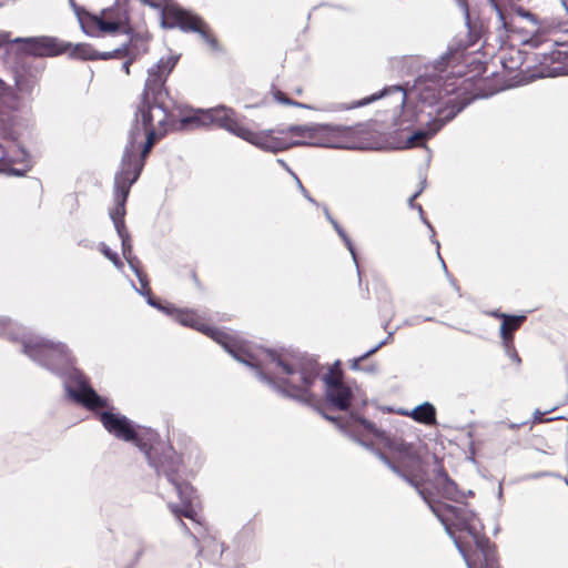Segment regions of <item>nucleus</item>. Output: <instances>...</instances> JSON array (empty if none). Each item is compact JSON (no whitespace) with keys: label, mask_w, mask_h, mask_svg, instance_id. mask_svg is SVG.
I'll use <instances>...</instances> for the list:
<instances>
[{"label":"nucleus","mask_w":568,"mask_h":568,"mask_svg":"<svg viewBox=\"0 0 568 568\" xmlns=\"http://www.w3.org/2000/svg\"><path fill=\"white\" fill-rule=\"evenodd\" d=\"M112 57H113V53H111V52H102V53H98L93 58H100V59H103V60H108V59H110Z\"/></svg>","instance_id":"obj_41"},{"label":"nucleus","mask_w":568,"mask_h":568,"mask_svg":"<svg viewBox=\"0 0 568 568\" xmlns=\"http://www.w3.org/2000/svg\"><path fill=\"white\" fill-rule=\"evenodd\" d=\"M16 104L17 97L13 90L0 79V114L3 112L2 109H13Z\"/></svg>","instance_id":"obj_25"},{"label":"nucleus","mask_w":568,"mask_h":568,"mask_svg":"<svg viewBox=\"0 0 568 568\" xmlns=\"http://www.w3.org/2000/svg\"><path fill=\"white\" fill-rule=\"evenodd\" d=\"M293 178L294 180L296 181V184H297V187L298 190L302 192L303 196L311 203L317 205V202L311 196V194L308 193V191L304 187V185L302 184L301 180L298 179V176L293 173Z\"/></svg>","instance_id":"obj_35"},{"label":"nucleus","mask_w":568,"mask_h":568,"mask_svg":"<svg viewBox=\"0 0 568 568\" xmlns=\"http://www.w3.org/2000/svg\"><path fill=\"white\" fill-rule=\"evenodd\" d=\"M515 13H516L518 17H520V18H523V19H525V20H528V21H529V22H531V24H534V26H538V24H539V19H538V17H537L535 13H532L531 11H529V10H527V9L523 8V7H517V8L515 9Z\"/></svg>","instance_id":"obj_30"},{"label":"nucleus","mask_w":568,"mask_h":568,"mask_svg":"<svg viewBox=\"0 0 568 568\" xmlns=\"http://www.w3.org/2000/svg\"><path fill=\"white\" fill-rule=\"evenodd\" d=\"M3 325H6V321L4 320H1L0 321V334L4 333V328L2 327Z\"/></svg>","instance_id":"obj_51"},{"label":"nucleus","mask_w":568,"mask_h":568,"mask_svg":"<svg viewBox=\"0 0 568 568\" xmlns=\"http://www.w3.org/2000/svg\"><path fill=\"white\" fill-rule=\"evenodd\" d=\"M491 315L495 316V317H498V318H503V321L508 318V316H509L508 314L500 313L498 311L493 312Z\"/></svg>","instance_id":"obj_43"},{"label":"nucleus","mask_w":568,"mask_h":568,"mask_svg":"<svg viewBox=\"0 0 568 568\" xmlns=\"http://www.w3.org/2000/svg\"><path fill=\"white\" fill-rule=\"evenodd\" d=\"M144 298H145V302L150 306H152V307L159 310L160 312L166 314L168 316L172 317V315L175 311V306L168 301L161 300V298L152 295L150 286H149V282L145 276H144Z\"/></svg>","instance_id":"obj_24"},{"label":"nucleus","mask_w":568,"mask_h":568,"mask_svg":"<svg viewBox=\"0 0 568 568\" xmlns=\"http://www.w3.org/2000/svg\"><path fill=\"white\" fill-rule=\"evenodd\" d=\"M490 6L493 7V9L496 11V14L498 17V21L500 23V26L498 27L508 31V22H507V19H506V16L503 11V9L500 8V6L498 4V2L496 0H488Z\"/></svg>","instance_id":"obj_29"},{"label":"nucleus","mask_w":568,"mask_h":568,"mask_svg":"<svg viewBox=\"0 0 568 568\" xmlns=\"http://www.w3.org/2000/svg\"><path fill=\"white\" fill-rule=\"evenodd\" d=\"M273 130L266 132L256 133L251 131L248 128H244L241 131L240 139L260 148L261 150L277 153L288 148L281 139L271 135Z\"/></svg>","instance_id":"obj_17"},{"label":"nucleus","mask_w":568,"mask_h":568,"mask_svg":"<svg viewBox=\"0 0 568 568\" xmlns=\"http://www.w3.org/2000/svg\"><path fill=\"white\" fill-rule=\"evenodd\" d=\"M359 445L369 450L373 455H375L388 469H390L395 475L403 478L408 485L417 489L419 484L415 480V478L410 475H407L402 470V468L393 462L384 452L379 448L375 447V445L371 442L358 440Z\"/></svg>","instance_id":"obj_19"},{"label":"nucleus","mask_w":568,"mask_h":568,"mask_svg":"<svg viewBox=\"0 0 568 568\" xmlns=\"http://www.w3.org/2000/svg\"><path fill=\"white\" fill-rule=\"evenodd\" d=\"M130 64H131V62H130V61H125V62L122 64V69L124 70V72H125L126 74H129V72H130Z\"/></svg>","instance_id":"obj_44"},{"label":"nucleus","mask_w":568,"mask_h":568,"mask_svg":"<svg viewBox=\"0 0 568 568\" xmlns=\"http://www.w3.org/2000/svg\"><path fill=\"white\" fill-rule=\"evenodd\" d=\"M14 42H22L23 50L32 55L53 57L67 51L68 44L52 37H36L16 39Z\"/></svg>","instance_id":"obj_15"},{"label":"nucleus","mask_w":568,"mask_h":568,"mask_svg":"<svg viewBox=\"0 0 568 568\" xmlns=\"http://www.w3.org/2000/svg\"><path fill=\"white\" fill-rule=\"evenodd\" d=\"M31 168L28 152L16 140L0 143V173L23 176Z\"/></svg>","instance_id":"obj_13"},{"label":"nucleus","mask_w":568,"mask_h":568,"mask_svg":"<svg viewBox=\"0 0 568 568\" xmlns=\"http://www.w3.org/2000/svg\"><path fill=\"white\" fill-rule=\"evenodd\" d=\"M144 458L148 460L158 476L159 495L169 496L176 494L181 504H169L172 514L179 519L183 530L189 531L182 517L195 521L196 511L194 499L196 490L180 475L181 460L169 442L161 438L159 433L152 428L144 427Z\"/></svg>","instance_id":"obj_3"},{"label":"nucleus","mask_w":568,"mask_h":568,"mask_svg":"<svg viewBox=\"0 0 568 568\" xmlns=\"http://www.w3.org/2000/svg\"><path fill=\"white\" fill-rule=\"evenodd\" d=\"M465 47L457 44L447 48L438 59L434 61V69L438 72L445 71L449 65L459 63L464 57Z\"/></svg>","instance_id":"obj_20"},{"label":"nucleus","mask_w":568,"mask_h":568,"mask_svg":"<svg viewBox=\"0 0 568 568\" xmlns=\"http://www.w3.org/2000/svg\"><path fill=\"white\" fill-rule=\"evenodd\" d=\"M142 158V141L138 128L131 131L130 141L125 146L121 171L115 175L114 207L110 209V217L122 242L123 255L136 277L142 282V273L131 257L129 237L125 233L122 217L124 216V203L131 185L139 178V160Z\"/></svg>","instance_id":"obj_5"},{"label":"nucleus","mask_w":568,"mask_h":568,"mask_svg":"<svg viewBox=\"0 0 568 568\" xmlns=\"http://www.w3.org/2000/svg\"><path fill=\"white\" fill-rule=\"evenodd\" d=\"M437 467L434 469L435 483L440 489L443 496L453 501L459 503L465 498V495L459 490L458 485L453 480L444 467L436 460Z\"/></svg>","instance_id":"obj_18"},{"label":"nucleus","mask_w":568,"mask_h":568,"mask_svg":"<svg viewBox=\"0 0 568 568\" xmlns=\"http://www.w3.org/2000/svg\"><path fill=\"white\" fill-rule=\"evenodd\" d=\"M287 105H293V106L302 108V109H311V106L308 104H305V103H302L298 101H294V100L287 101Z\"/></svg>","instance_id":"obj_39"},{"label":"nucleus","mask_w":568,"mask_h":568,"mask_svg":"<svg viewBox=\"0 0 568 568\" xmlns=\"http://www.w3.org/2000/svg\"><path fill=\"white\" fill-rule=\"evenodd\" d=\"M433 243L436 245V248H437V256H438V258H439V261H440V263H442L443 270L445 271V273H446L447 277L449 278L450 284L453 285V287H454L456 291H459V286L457 285L456 280H454L453 277H450V275H449V273H448V271H447V266H446V264H445L444 260H443V258H442V256H440V253H439V242H438L437 240H433Z\"/></svg>","instance_id":"obj_32"},{"label":"nucleus","mask_w":568,"mask_h":568,"mask_svg":"<svg viewBox=\"0 0 568 568\" xmlns=\"http://www.w3.org/2000/svg\"><path fill=\"white\" fill-rule=\"evenodd\" d=\"M363 371L367 374H375L377 373V365L376 364H371L366 367H363Z\"/></svg>","instance_id":"obj_40"},{"label":"nucleus","mask_w":568,"mask_h":568,"mask_svg":"<svg viewBox=\"0 0 568 568\" xmlns=\"http://www.w3.org/2000/svg\"><path fill=\"white\" fill-rule=\"evenodd\" d=\"M68 395L88 409L110 408L109 398L100 396L88 383L85 376L75 368L70 369L64 378Z\"/></svg>","instance_id":"obj_11"},{"label":"nucleus","mask_w":568,"mask_h":568,"mask_svg":"<svg viewBox=\"0 0 568 568\" xmlns=\"http://www.w3.org/2000/svg\"><path fill=\"white\" fill-rule=\"evenodd\" d=\"M555 408H556V407L550 408V409L545 410V412H540L539 409H536V410L534 412V423H544V422H550V420L561 419V418H562L561 416L550 417V418H547V419H545V418H544V415H546L547 413L552 412Z\"/></svg>","instance_id":"obj_33"},{"label":"nucleus","mask_w":568,"mask_h":568,"mask_svg":"<svg viewBox=\"0 0 568 568\" xmlns=\"http://www.w3.org/2000/svg\"><path fill=\"white\" fill-rule=\"evenodd\" d=\"M394 332H389L388 335L384 341H386V344L388 343L389 338L393 336Z\"/></svg>","instance_id":"obj_53"},{"label":"nucleus","mask_w":568,"mask_h":568,"mask_svg":"<svg viewBox=\"0 0 568 568\" xmlns=\"http://www.w3.org/2000/svg\"><path fill=\"white\" fill-rule=\"evenodd\" d=\"M419 318L420 317H414L410 321L407 320V321H405V324L413 325V324L417 323L419 321Z\"/></svg>","instance_id":"obj_47"},{"label":"nucleus","mask_w":568,"mask_h":568,"mask_svg":"<svg viewBox=\"0 0 568 568\" xmlns=\"http://www.w3.org/2000/svg\"><path fill=\"white\" fill-rule=\"evenodd\" d=\"M416 491L418 493L420 498L428 505L429 509L438 518V520L440 523H444V515L442 514V508L434 503V500L432 499V494L428 490L420 488V486L417 487Z\"/></svg>","instance_id":"obj_26"},{"label":"nucleus","mask_w":568,"mask_h":568,"mask_svg":"<svg viewBox=\"0 0 568 568\" xmlns=\"http://www.w3.org/2000/svg\"><path fill=\"white\" fill-rule=\"evenodd\" d=\"M206 43L214 51H220L221 50L220 43H219L217 39L214 36Z\"/></svg>","instance_id":"obj_38"},{"label":"nucleus","mask_w":568,"mask_h":568,"mask_svg":"<svg viewBox=\"0 0 568 568\" xmlns=\"http://www.w3.org/2000/svg\"><path fill=\"white\" fill-rule=\"evenodd\" d=\"M464 495L465 497L474 496V491L469 489L467 493H464Z\"/></svg>","instance_id":"obj_54"},{"label":"nucleus","mask_w":568,"mask_h":568,"mask_svg":"<svg viewBox=\"0 0 568 568\" xmlns=\"http://www.w3.org/2000/svg\"><path fill=\"white\" fill-rule=\"evenodd\" d=\"M406 414L420 424L433 425L436 423V408L429 402L419 404L410 413Z\"/></svg>","instance_id":"obj_23"},{"label":"nucleus","mask_w":568,"mask_h":568,"mask_svg":"<svg viewBox=\"0 0 568 568\" xmlns=\"http://www.w3.org/2000/svg\"><path fill=\"white\" fill-rule=\"evenodd\" d=\"M423 321H425V322H429V321H433V317L427 316V317H424V318H423Z\"/></svg>","instance_id":"obj_56"},{"label":"nucleus","mask_w":568,"mask_h":568,"mask_svg":"<svg viewBox=\"0 0 568 568\" xmlns=\"http://www.w3.org/2000/svg\"><path fill=\"white\" fill-rule=\"evenodd\" d=\"M546 475L548 476V475H554V474L552 473H538V474L531 475L530 477L531 478H539V477L546 476Z\"/></svg>","instance_id":"obj_46"},{"label":"nucleus","mask_w":568,"mask_h":568,"mask_svg":"<svg viewBox=\"0 0 568 568\" xmlns=\"http://www.w3.org/2000/svg\"><path fill=\"white\" fill-rule=\"evenodd\" d=\"M526 320V315H509L500 324V337L506 347H513L514 332L519 328L521 323Z\"/></svg>","instance_id":"obj_22"},{"label":"nucleus","mask_w":568,"mask_h":568,"mask_svg":"<svg viewBox=\"0 0 568 568\" xmlns=\"http://www.w3.org/2000/svg\"><path fill=\"white\" fill-rule=\"evenodd\" d=\"M524 423H521L523 425ZM520 426V424H510L509 427L513 429H517Z\"/></svg>","instance_id":"obj_52"},{"label":"nucleus","mask_w":568,"mask_h":568,"mask_svg":"<svg viewBox=\"0 0 568 568\" xmlns=\"http://www.w3.org/2000/svg\"><path fill=\"white\" fill-rule=\"evenodd\" d=\"M212 124L209 109H193L181 118V126L183 129H194L207 126Z\"/></svg>","instance_id":"obj_21"},{"label":"nucleus","mask_w":568,"mask_h":568,"mask_svg":"<svg viewBox=\"0 0 568 568\" xmlns=\"http://www.w3.org/2000/svg\"><path fill=\"white\" fill-rule=\"evenodd\" d=\"M284 132L308 139V141H293L290 144L292 146L313 145L321 148L344 149L345 146L336 143L334 139L352 134L353 128L331 123L293 124L290 125Z\"/></svg>","instance_id":"obj_9"},{"label":"nucleus","mask_w":568,"mask_h":568,"mask_svg":"<svg viewBox=\"0 0 568 568\" xmlns=\"http://www.w3.org/2000/svg\"><path fill=\"white\" fill-rule=\"evenodd\" d=\"M23 345L24 353L30 358L52 371L58 372L72 364L71 353L62 343L37 337L24 342Z\"/></svg>","instance_id":"obj_10"},{"label":"nucleus","mask_w":568,"mask_h":568,"mask_svg":"<svg viewBox=\"0 0 568 568\" xmlns=\"http://www.w3.org/2000/svg\"><path fill=\"white\" fill-rule=\"evenodd\" d=\"M501 496H503V488H501V485H499L498 497L501 498Z\"/></svg>","instance_id":"obj_55"},{"label":"nucleus","mask_w":568,"mask_h":568,"mask_svg":"<svg viewBox=\"0 0 568 568\" xmlns=\"http://www.w3.org/2000/svg\"><path fill=\"white\" fill-rule=\"evenodd\" d=\"M539 41L535 38H530L528 40L525 41V44H528L530 47H534L536 48L538 45Z\"/></svg>","instance_id":"obj_42"},{"label":"nucleus","mask_w":568,"mask_h":568,"mask_svg":"<svg viewBox=\"0 0 568 568\" xmlns=\"http://www.w3.org/2000/svg\"><path fill=\"white\" fill-rule=\"evenodd\" d=\"M139 111H140V108L138 106V108H136V112H135V121H136V122H138V113H139Z\"/></svg>","instance_id":"obj_57"},{"label":"nucleus","mask_w":568,"mask_h":568,"mask_svg":"<svg viewBox=\"0 0 568 568\" xmlns=\"http://www.w3.org/2000/svg\"><path fill=\"white\" fill-rule=\"evenodd\" d=\"M565 483L568 485V479L567 478H565Z\"/></svg>","instance_id":"obj_60"},{"label":"nucleus","mask_w":568,"mask_h":568,"mask_svg":"<svg viewBox=\"0 0 568 568\" xmlns=\"http://www.w3.org/2000/svg\"><path fill=\"white\" fill-rule=\"evenodd\" d=\"M507 349H511L514 352V359H516L517 362H520V358L518 356V354L515 352L514 349V346L513 347H506Z\"/></svg>","instance_id":"obj_50"},{"label":"nucleus","mask_w":568,"mask_h":568,"mask_svg":"<svg viewBox=\"0 0 568 568\" xmlns=\"http://www.w3.org/2000/svg\"><path fill=\"white\" fill-rule=\"evenodd\" d=\"M8 42V38L6 34H0V47Z\"/></svg>","instance_id":"obj_49"},{"label":"nucleus","mask_w":568,"mask_h":568,"mask_svg":"<svg viewBox=\"0 0 568 568\" xmlns=\"http://www.w3.org/2000/svg\"><path fill=\"white\" fill-rule=\"evenodd\" d=\"M324 214H325L326 219L329 221V223L333 225V227L336 231V233L338 234V236L344 235V233H345L344 229L331 215V213L326 206H324Z\"/></svg>","instance_id":"obj_34"},{"label":"nucleus","mask_w":568,"mask_h":568,"mask_svg":"<svg viewBox=\"0 0 568 568\" xmlns=\"http://www.w3.org/2000/svg\"><path fill=\"white\" fill-rule=\"evenodd\" d=\"M210 118H212L211 125H216L237 138H240L241 131L245 128L236 121L235 110L225 104L210 108Z\"/></svg>","instance_id":"obj_16"},{"label":"nucleus","mask_w":568,"mask_h":568,"mask_svg":"<svg viewBox=\"0 0 568 568\" xmlns=\"http://www.w3.org/2000/svg\"><path fill=\"white\" fill-rule=\"evenodd\" d=\"M423 192V187H420L418 191H416L409 199H408V205L412 207V209H416L419 213V216H420V220L423 221V223L425 225H427V227L432 231V241L433 240H436L435 239V232H434V229H433V225L429 223L428 220H426L424 217V212H423V207L420 204H415V200L420 195V193Z\"/></svg>","instance_id":"obj_28"},{"label":"nucleus","mask_w":568,"mask_h":568,"mask_svg":"<svg viewBox=\"0 0 568 568\" xmlns=\"http://www.w3.org/2000/svg\"><path fill=\"white\" fill-rule=\"evenodd\" d=\"M464 7H465V11H466V17H468L467 3H464Z\"/></svg>","instance_id":"obj_58"},{"label":"nucleus","mask_w":568,"mask_h":568,"mask_svg":"<svg viewBox=\"0 0 568 568\" xmlns=\"http://www.w3.org/2000/svg\"><path fill=\"white\" fill-rule=\"evenodd\" d=\"M144 6L155 11L163 29H180L183 32H194L207 42L213 36L207 23L196 13L182 8L174 0H144Z\"/></svg>","instance_id":"obj_7"},{"label":"nucleus","mask_w":568,"mask_h":568,"mask_svg":"<svg viewBox=\"0 0 568 568\" xmlns=\"http://www.w3.org/2000/svg\"><path fill=\"white\" fill-rule=\"evenodd\" d=\"M99 419L104 429L119 440L140 447L139 424L134 423L125 415L113 409L100 413Z\"/></svg>","instance_id":"obj_12"},{"label":"nucleus","mask_w":568,"mask_h":568,"mask_svg":"<svg viewBox=\"0 0 568 568\" xmlns=\"http://www.w3.org/2000/svg\"><path fill=\"white\" fill-rule=\"evenodd\" d=\"M385 344H386V341H381L378 344H376L374 347H372L371 349L365 352L363 355L351 359L349 361V368L352 371H361V369H363L361 367V362H363V361L367 359L368 357H371L372 355H374Z\"/></svg>","instance_id":"obj_27"},{"label":"nucleus","mask_w":568,"mask_h":568,"mask_svg":"<svg viewBox=\"0 0 568 568\" xmlns=\"http://www.w3.org/2000/svg\"><path fill=\"white\" fill-rule=\"evenodd\" d=\"M100 250L106 258L113 262L114 265L119 266L118 255L113 253L105 244H101Z\"/></svg>","instance_id":"obj_36"},{"label":"nucleus","mask_w":568,"mask_h":568,"mask_svg":"<svg viewBox=\"0 0 568 568\" xmlns=\"http://www.w3.org/2000/svg\"><path fill=\"white\" fill-rule=\"evenodd\" d=\"M498 531H499V527H496L494 532L497 534Z\"/></svg>","instance_id":"obj_59"},{"label":"nucleus","mask_w":568,"mask_h":568,"mask_svg":"<svg viewBox=\"0 0 568 568\" xmlns=\"http://www.w3.org/2000/svg\"><path fill=\"white\" fill-rule=\"evenodd\" d=\"M273 97H274V99H275L278 103L286 104V105H287V101H291V100H292V99L287 98V97L285 95V93H283V92H282V91H280V90L274 91Z\"/></svg>","instance_id":"obj_37"},{"label":"nucleus","mask_w":568,"mask_h":568,"mask_svg":"<svg viewBox=\"0 0 568 568\" xmlns=\"http://www.w3.org/2000/svg\"><path fill=\"white\" fill-rule=\"evenodd\" d=\"M489 556H493V555H489ZM493 557H489L487 560L489 561V564H486V568H496V564L495 561L491 559Z\"/></svg>","instance_id":"obj_45"},{"label":"nucleus","mask_w":568,"mask_h":568,"mask_svg":"<svg viewBox=\"0 0 568 568\" xmlns=\"http://www.w3.org/2000/svg\"><path fill=\"white\" fill-rule=\"evenodd\" d=\"M171 318L183 326L194 328L211 337L213 341L219 343L235 361L251 367L255 372L256 377L262 383L267 384L283 397L292 398L303 404L311 403L313 395L310 389L316 382L322 369L321 365L315 359L307 358L301 361L298 365L295 366L286 362L275 351L267 349L266 358L271 363L276 364V366L282 368L283 373L287 375L286 378L281 379V382H276L272 376L262 369L255 357L239 347L229 334L219 328L200 323L196 314L193 311L175 307Z\"/></svg>","instance_id":"obj_2"},{"label":"nucleus","mask_w":568,"mask_h":568,"mask_svg":"<svg viewBox=\"0 0 568 568\" xmlns=\"http://www.w3.org/2000/svg\"><path fill=\"white\" fill-rule=\"evenodd\" d=\"M386 97L393 98L396 108H400L399 115L394 118V124L402 132V149L424 146L465 108L464 104L456 103L439 82L432 81L418 89L417 101L412 108L407 105L406 91L400 85H392L352 104L341 103L333 110L361 108Z\"/></svg>","instance_id":"obj_1"},{"label":"nucleus","mask_w":568,"mask_h":568,"mask_svg":"<svg viewBox=\"0 0 568 568\" xmlns=\"http://www.w3.org/2000/svg\"><path fill=\"white\" fill-rule=\"evenodd\" d=\"M278 163L282 164V166H284L292 175L294 172L291 171L290 166L283 161V160H277Z\"/></svg>","instance_id":"obj_48"},{"label":"nucleus","mask_w":568,"mask_h":568,"mask_svg":"<svg viewBox=\"0 0 568 568\" xmlns=\"http://www.w3.org/2000/svg\"><path fill=\"white\" fill-rule=\"evenodd\" d=\"M317 410L321 413L324 419L335 424L341 430H343L349 438H352L358 445V440L363 439L358 437V435L352 429V427H361L363 430L372 434L383 445L385 449H387L395 456L398 464L408 467L416 465L420 462L419 455L414 449L413 444L406 443L400 437H392L387 435L384 430L378 429L374 423L369 422L368 419L357 414L351 413L348 420L342 422L339 417L332 416L321 409Z\"/></svg>","instance_id":"obj_6"},{"label":"nucleus","mask_w":568,"mask_h":568,"mask_svg":"<svg viewBox=\"0 0 568 568\" xmlns=\"http://www.w3.org/2000/svg\"><path fill=\"white\" fill-rule=\"evenodd\" d=\"M325 385V399L327 404L338 410H347L353 399L352 388L343 381L334 377L328 371L323 376Z\"/></svg>","instance_id":"obj_14"},{"label":"nucleus","mask_w":568,"mask_h":568,"mask_svg":"<svg viewBox=\"0 0 568 568\" xmlns=\"http://www.w3.org/2000/svg\"><path fill=\"white\" fill-rule=\"evenodd\" d=\"M179 59V54L162 57L148 69V78L144 81V159L155 143L166 134L165 82Z\"/></svg>","instance_id":"obj_4"},{"label":"nucleus","mask_w":568,"mask_h":568,"mask_svg":"<svg viewBox=\"0 0 568 568\" xmlns=\"http://www.w3.org/2000/svg\"><path fill=\"white\" fill-rule=\"evenodd\" d=\"M72 7L82 30L88 36L99 37L130 31L129 14L120 0H116L113 7L104 8L99 13H91L73 2Z\"/></svg>","instance_id":"obj_8"},{"label":"nucleus","mask_w":568,"mask_h":568,"mask_svg":"<svg viewBox=\"0 0 568 568\" xmlns=\"http://www.w3.org/2000/svg\"><path fill=\"white\" fill-rule=\"evenodd\" d=\"M343 242L345 243L347 250L349 251L352 257H353V261L355 262V265H356V268H357V272L359 273V267H358V263H357V256H356V251H355V247L352 243V240L348 237V235L346 234V232L344 233V235H341L339 236Z\"/></svg>","instance_id":"obj_31"}]
</instances>
